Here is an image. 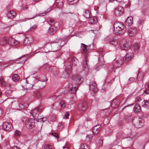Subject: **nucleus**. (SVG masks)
I'll return each mask as SVG.
<instances>
[{"mask_svg": "<svg viewBox=\"0 0 149 149\" xmlns=\"http://www.w3.org/2000/svg\"><path fill=\"white\" fill-rule=\"evenodd\" d=\"M114 33L116 35L122 34L125 32L124 25L122 23L116 22L113 24Z\"/></svg>", "mask_w": 149, "mask_h": 149, "instance_id": "nucleus-1", "label": "nucleus"}, {"mask_svg": "<svg viewBox=\"0 0 149 149\" xmlns=\"http://www.w3.org/2000/svg\"><path fill=\"white\" fill-rule=\"evenodd\" d=\"M132 122L133 125L137 128L141 127L144 124L143 119L138 116L134 117L132 119Z\"/></svg>", "mask_w": 149, "mask_h": 149, "instance_id": "nucleus-2", "label": "nucleus"}, {"mask_svg": "<svg viewBox=\"0 0 149 149\" xmlns=\"http://www.w3.org/2000/svg\"><path fill=\"white\" fill-rule=\"evenodd\" d=\"M5 102L10 103L11 104L14 103L15 104H17L19 108L21 109H26L27 108V106H28V104H26L25 105L23 103L19 102L17 101H16L14 100V99L11 98H8L5 100Z\"/></svg>", "mask_w": 149, "mask_h": 149, "instance_id": "nucleus-3", "label": "nucleus"}, {"mask_svg": "<svg viewBox=\"0 0 149 149\" xmlns=\"http://www.w3.org/2000/svg\"><path fill=\"white\" fill-rule=\"evenodd\" d=\"M120 44L122 50L128 51L130 49V41L129 40H123L120 41Z\"/></svg>", "mask_w": 149, "mask_h": 149, "instance_id": "nucleus-4", "label": "nucleus"}, {"mask_svg": "<svg viewBox=\"0 0 149 149\" xmlns=\"http://www.w3.org/2000/svg\"><path fill=\"white\" fill-rule=\"evenodd\" d=\"M88 107V102L86 100H81L77 106V108L83 111H85Z\"/></svg>", "mask_w": 149, "mask_h": 149, "instance_id": "nucleus-5", "label": "nucleus"}, {"mask_svg": "<svg viewBox=\"0 0 149 149\" xmlns=\"http://www.w3.org/2000/svg\"><path fill=\"white\" fill-rule=\"evenodd\" d=\"M35 124V120L32 118H28L25 121V125L28 129H31L33 127Z\"/></svg>", "mask_w": 149, "mask_h": 149, "instance_id": "nucleus-6", "label": "nucleus"}, {"mask_svg": "<svg viewBox=\"0 0 149 149\" xmlns=\"http://www.w3.org/2000/svg\"><path fill=\"white\" fill-rule=\"evenodd\" d=\"M72 78V83L73 84L79 85L83 81V79L79 75H73Z\"/></svg>", "mask_w": 149, "mask_h": 149, "instance_id": "nucleus-7", "label": "nucleus"}, {"mask_svg": "<svg viewBox=\"0 0 149 149\" xmlns=\"http://www.w3.org/2000/svg\"><path fill=\"white\" fill-rule=\"evenodd\" d=\"M124 9L121 6H118L116 7L114 9V14L117 16H120L123 14Z\"/></svg>", "mask_w": 149, "mask_h": 149, "instance_id": "nucleus-8", "label": "nucleus"}, {"mask_svg": "<svg viewBox=\"0 0 149 149\" xmlns=\"http://www.w3.org/2000/svg\"><path fill=\"white\" fill-rule=\"evenodd\" d=\"M71 67L70 65L68 66L65 69V70L61 74V77L64 78H66L68 77L70 72Z\"/></svg>", "mask_w": 149, "mask_h": 149, "instance_id": "nucleus-9", "label": "nucleus"}, {"mask_svg": "<svg viewBox=\"0 0 149 149\" xmlns=\"http://www.w3.org/2000/svg\"><path fill=\"white\" fill-rule=\"evenodd\" d=\"M89 89L92 91L93 92H95L97 91V84L96 82L92 81L90 82L89 84Z\"/></svg>", "mask_w": 149, "mask_h": 149, "instance_id": "nucleus-10", "label": "nucleus"}, {"mask_svg": "<svg viewBox=\"0 0 149 149\" xmlns=\"http://www.w3.org/2000/svg\"><path fill=\"white\" fill-rule=\"evenodd\" d=\"M13 128L12 124L7 122L4 123L2 125V128L4 130L10 131Z\"/></svg>", "mask_w": 149, "mask_h": 149, "instance_id": "nucleus-11", "label": "nucleus"}, {"mask_svg": "<svg viewBox=\"0 0 149 149\" xmlns=\"http://www.w3.org/2000/svg\"><path fill=\"white\" fill-rule=\"evenodd\" d=\"M33 41L32 37L29 35L26 37L23 41V44L24 45H30Z\"/></svg>", "mask_w": 149, "mask_h": 149, "instance_id": "nucleus-12", "label": "nucleus"}, {"mask_svg": "<svg viewBox=\"0 0 149 149\" xmlns=\"http://www.w3.org/2000/svg\"><path fill=\"white\" fill-rule=\"evenodd\" d=\"M49 71L54 76L56 75L58 73V69L55 66L51 67L49 69Z\"/></svg>", "mask_w": 149, "mask_h": 149, "instance_id": "nucleus-13", "label": "nucleus"}, {"mask_svg": "<svg viewBox=\"0 0 149 149\" xmlns=\"http://www.w3.org/2000/svg\"><path fill=\"white\" fill-rule=\"evenodd\" d=\"M101 126L99 125L94 126L93 129V134L95 135H97L101 129Z\"/></svg>", "mask_w": 149, "mask_h": 149, "instance_id": "nucleus-14", "label": "nucleus"}, {"mask_svg": "<svg viewBox=\"0 0 149 149\" xmlns=\"http://www.w3.org/2000/svg\"><path fill=\"white\" fill-rule=\"evenodd\" d=\"M36 85H37L40 88L42 89L45 86L46 81H45L39 80L36 82Z\"/></svg>", "mask_w": 149, "mask_h": 149, "instance_id": "nucleus-15", "label": "nucleus"}, {"mask_svg": "<svg viewBox=\"0 0 149 149\" xmlns=\"http://www.w3.org/2000/svg\"><path fill=\"white\" fill-rule=\"evenodd\" d=\"M123 63V60L122 58H120L117 60H116L114 65L116 67H120Z\"/></svg>", "mask_w": 149, "mask_h": 149, "instance_id": "nucleus-16", "label": "nucleus"}, {"mask_svg": "<svg viewBox=\"0 0 149 149\" xmlns=\"http://www.w3.org/2000/svg\"><path fill=\"white\" fill-rule=\"evenodd\" d=\"M120 104V100L118 99H115L113 100L111 104V106L114 108H116Z\"/></svg>", "mask_w": 149, "mask_h": 149, "instance_id": "nucleus-17", "label": "nucleus"}, {"mask_svg": "<svg viewBox=\"0 0 149 149\" xmlns=\"http://www.w3.org/2000/svg\"><path fill=\"white\" fill-rule=\"evenodd\" d=\"M57 31V28L55 26H51L49 29V33L51 35L54 34Z\"/></svg>", "mask_w": 149, "mask_h": 149, "instance_id": "nucleus-18", "label": "nucleus"}, {"mask_svg": "<svg viewBox=\"0 0 149 149\" xmlns=\"http://www.w3.org/2000/svg\"><path fill=\"white\" fill-rule=\"evenodd\" d=\"M141 111V107L139 104H136L134 106L133 111L134 113H138L140 112Z\"/></svg>", "mask_w": 149, "mask_h": 149, "instance_id": "nucleus-19", "label": "nucleus"}, {"mask_svg": "<svg viewBox=\"0 0 149 149\" xmlns=\"http://www.w3.org/2000/svg\"><path fill=\"white\" fill-rule=\"evenodd\" d=\"M8 43L11 45H15L18 44V42L13 38H10L8 40Z\"/></svg>", "mask_w": 149, "mask_h": 149, "instance_id": "nucleus-20", "label": "nucleus"}, {"mask_svg": "<svg viewBox=\"0 0 149 149\" xmlns=\"http://www.w3.org/2000/svg\"><path fill=\"white\" fill-rule=\"evenodd\" d=\"M109 43L114 46H116L118 44V40L115 37L113 38L110 40Z\"/></svg>", "mask_w": 149, "mask_h": 149, "instance_id": "nucleus-21", "label": "nucleus"}, {"mask_svg": "<svg viewBox=\"0 0 149 149\" xmlns=\"http://www.w3.org/2000/svg\"><path fill=\"white\" fill-rule=\"evenodd\" d=\"M83 69L85 71H88V65L87 64V61L86 58H85L82 63Z\"/></svg>", "mask_w": 149, "mask_h": 149, "instance_id": "nucleus-22", "label": "nucleus"}, {"mask_svg": "<svg viewBox=\"0 0 149 149\" xmlns=\"http://www.w3.org/2000/svg\"><path fill=\"white\" fill-rule=\"evenodd\" d=\"M16 15V13L13 11L9 12L7 14V17L11 19H13L14 17H15Z\"/></svg>", "mask_w": 149, "mask_h": 149, "instance_id": "nucleus-23", "label": "nucleus"}, {"mask_svg": "<svg viewBox=\"0 0 149 149\" xmlns=\"http://www.w3.org/2000/svg\"><path fill=\"white\" fill-rule=\"evenodd\" d=\"M31 113L34 118H36L37 116L39 115V113L38 112V109H36V108L33 110Z\"/></svg>", "mask_w": 149, "mask_h": 149, "instance_id": "nucleus-24", "label": "nucleus"}, {"mask_svg": "<svg viewBox=\"0 0 149 149\" xmlns=\"http://www.w3.org/2000/svg\"><path fill=\"white\" fill-rule=\"evenodd\" d=\"M69 88L70 89V91H71V93H75L78 88V87H76L74 85H72V87H71L70 85L69 86Z\"/></svg>", "mask_w": 149, "mask_h": 149, "instance_id": "nucleus-25", "label": "nucleus"}, {"mask_svg": "<svg viewBox=\"0 0 149 149\" xmlns=\"http://www.w3.org/2000/svg\"><path fill=\"white\" fill-rule=\"evenodd\" d=\"M81 48L82 52L84 53H86L89 50V48L88 47V46L86 45L83 44H81Z\"/></svg>", "mask_w": 149, "mask_h": 149, "instance_id": "nucleus-26", "label": "nucleus"}, {"mask_svg": "<svg viewBox=\"0 0 149 149\" xmlns=\"http://www.w3.org/2000/svg\"><path fill=\"white\" fill-rule=\"evenodd\" d=\"M63 0H56L55 4L56 6L59 8H61L63 6Z\"/></svg>", "mask_w": 149, "mask_h": 149, "instance_id": "nucleus-27", "label": "nucleus"}, {"mask_svg": "<svg viewBox=\"0 0 149 149\" xmlns=\"http://www.w3.org/2000/svg\"><path fill=\"white\" fill-rule=\"evenodd\" d=\"M8 43V40L6 38L3 37L0 38V44L3 45Z\"/></svg>", "mask_w": 149, "mask_h": 149, "instance_id": "nucleus-28", "label": "nucleus"}, {"mask_svg": "<svg viewBox=\"0 0 149 149\" xmlns=\"http://www.w3.org/2000/svg\"><path fill=\"white\" fill-rule=\"evenodd\" d=\"M141 106L146 108L149 107V102L145 100H144L141 103Z\"/></svg>", "mask_w": 149, "mask_h": 149, "instance_id": "nucleus-29", "label": "nucleus"}, {"mask_svg": "<svg viewBox=\"0 0 149 149\" xmlns=\"http://www.w3.org/2000/svg\"><path fill=\"white\" fill-rule=\"evenodd\" d=\"M133 51L134 52H137L140 48L139 44L137 43H134L132 46Z\"/></svg>", "mask_w": 149, "mask_h": 149, "instance_id": "nucleus-30", "label": "nucleus"}, {"mask_svg": "<svg viewBox=\"0 0 149 149\" xmlns=\"http://www.w3.org/2000/svg\"><path fill=\"white\" fill-rule=\"evenodd\" d=\"M61 48V46L58 45L57 44H56L53 46L52 49L53 51L52 52H55L59 50Z\"/></svg>", "mask_w": 149, "mask_h": 149, "instance_id": "nucleus-31", "label": "nucleus"}, {"mask_svg": "<svg viewBox=\"0 0 149 149\" xmlns=\"http://www.w3.org/2000/svg\"><path fill=\"white\" fill-rule=\"evenodd\" d=\"M130 60V53L128 52L125 55L124 61L125 62H128Z\"/></svg>", "mask_w": 149, "mask_h": 149, "instance_id": "nucleus-32", "label": "nucleus"}, {"mask_svg": "<svg viewBox=\"0 0 149 149\" xmlns=\"http://www.w3.org/2000/svg\"><path fill=\"white\" fill-rule=\"evenodd\" d=\"M71 62L72 65L76 66L78 63V61L77 59L75 57L72 58H71Z\"/></svg>", "mask_w": 149, "mask_h": 149, "instance_id": "nucleus-33", "label": "nucleus"}, {"mask_svg": "<svg viewBox=\"0 0 149 149\" xmlns=\"http://www.w3.org/2000/svg\"><path fill=\"white\" fill-rule=\"evenodd\" d=\"M91 15V13L88 10H86L84 13V16L86 18L90 17Z\"/></svg>", "mask_w": 149, "mask_h": 149, "instance_id": "nucleus-34", "label": "nucleus"}, {"mask_svg": "<svg viewBox=\"0 0 149 149\" xmlns=\"http://www.w3.org/2000/svg\"><path fill=\"white\" fill-rule=\"evenodd\" d=\"M34 96L37 98H40L41 97L42 94L39 91L36 92L34 94Z\"/></svg>", "mask_w": 149, "mask_h": 149, "instance_id": "nucleus-35", "label": "nucleus"}, {"mask_svg": "<svg viewBox=\"0 0 149 149\" xmlns=\"http://www.w3.org/2000/svg\"><path fill=\"white\" fill-rule=\"evenodd\" d=\"M125 24L126 26H130V16L127 17L125 21Z\"/></svg>", "mask_w": 149, "mask_h": 149, "instance_id": "nucleus-36", "label": "nucleus"}, {"mask_svg": "<svg viewBox=\"0 0 149 149\" xmlns=\"http://www.w3.org/2000/svg\"><path fill=\"white\" fill-rule=\"evenodd\" d=\"M19 79V77L17 74H13L12 77L13 80L15 82L17 81Z\"/></svg>", "mask_w": 149, "mask_h": 149, "instance_id": "nucleus-37", "label": "nucleus"}, {"mask_svg": "<svg viewBox=\"0 0 149 149\" xmlns=\"http://www.w3.org/2000/svg\"><path fill=\"white\" fill-rule=\"evenodd\" d=\"M97 19L95 17H90L89 19V22L91 24L95 23L96 22Z\"/></svg>", "mask_w": 149, "mask_h": 149, "instance_id": "nucleus-38", "label": "nucleus"}, {"mask_svg": "<svg viewBox=\"0 0 149 149\" xmlns=\"http://www.w3.org/2000/svg\"><path fill=\"white\" fill-rule=\"evenodd\" d=\"M109 112L108 111V109H105L103 111H102L101 112V114H104V116H108L109 114Z\"/></svg>", "mask_w": 149, "mask_h": 149, "instance_id": "nucleus-39", "label": "nucleus"}, {"mask_svg": "<svg viewBox=\"0 0 149 149\" xmlns=\"http://www.w3.org/2000/svg\"><path fill=\"white\" fill-rule=\"evenodd\" d=\"M49 136L54 137L55 139H57L59 138V136L58 134L56 133H51L49 134Z\"/></svg>", "mask_w": 149, "mask_h": 149, "instance_id": "nucleus-40", "label": "nucleus"}, {"mask_svg": "<svg viewBox=\"0 0 149 149\" xmlns=\"http://www.w3.org/2000/svg\"><path fill=\"white\" fill-rule=\"evenodd\" d=\"M48 22L49 24L51 25H53L55 23L56 21L55 20L53 19L49 18Z\"/></svg>", "mask_w": 149, "mask_h": 149, "instance_id": "nucleus-41", "label": "nucleus"}, {"mask_svg": "<svg viewBox=\"0 0 149 149\" xmlns=\"http://www.w3.org/2000/svg\"><path fill=\"white\" fill-rule=\"evenodd\" d=\"M80 149H89L86 144L82 143L81 145Z\"/></svg>", "mask_w": 149, "mask_h": 149, "instance_id": "nucleus-42", "label": "nucleus"}, {"mask_svg": "<svg viewBox=\"0 0 149 149\" xmlns=\"http://www.w3.org/2000/svg\"><path fill=\"white\" fill-rule=\"evenodd\" d=\"M60 106L62 108H65L66 106V104L64 101H61L60 103Z\"/></svg>", "mask_w": 149, "mask_h": 149, "instance_id": "nucleus-43", "label": "nucleus"}, {"mask_svg": "<svg viewBox=\"0 0 149 149\" xmlns=\"http://www.w3.org/2000/svg\"><path fill=\"white\" fill-rule=\"evenodd\" d=\"M134 100L136 102H140L142 100L141 98L139 96H137L135 97L134 98Z\"/></svg>", "mask_w": 149, "mask_h": 149, "instance_id": "nucleus-44", "label": "nucleus"}, {"mask_svg": "<svg viewBox=\"0 0 149 149\" xmlns=\"http://www.w3.org/2000/svg\"><path fill=\"white\" fill-rule=\"evenodd\" d=\"M20 132L18 130H16L15 132L14 136H19L21 135Z\"/></svg>", "mask_w": 149, "mask_h": 149, "instance_id": "nucleus-45", "label": "nucleus"}, {"mask_svg": "<svg viewBox=\"0 0 149 149\" xmlns=\"http://www.w3.org/2000/svg\"><path fill=\"white\" fill-rule=\"evenodd\" d=\"M45 149H54L51 145L49 144H47L44 146Z\"/></svg>", "mask_w": 149, "mask_h": 149, "instance_id": "nucleus-46", "label": "nucleus"}, {"mask_svg": "<svg viewBox=\"0 0 149 149\" xmlns=\"http://www.w3.org/2000/svg\"><path fill=\"white\" fill-rule=\"evenodd\" d=\"M29 85L30 84L28 83L26 84V85L22 84V86L23 87V88H24V89L26 90H27L29 89V88L28 87L29 86Z\"/></svg>", "mask_w": 149, "mask_h": 149, "instance_id": "nucleus-47", "label": "nucleus"}, {"mask_svg": "<svg viewBox=\"0 0 149 149\" xmlns=\"http://www.w3.org/2000/svg\"><path fill=\"white\" fill-rule=\"evenodd\" d=\"M37 28V26L36 25H33L30 28V30L31 31H34Z\"/></svg>", "mask_w": 149, "mask_h": 149, "instance_id": "nucleus-48", "label": "nucleus"}, {"mask_svg": "<svg viewBox=\"0 0 149 149\" xmlns=\"http://www.w3.org/2000/svg\"><path fill=\"white\" fill-rule=\"evenodd\" d=\"M143 91V94L144 95H145L146 94H149V89H146Z\"/></svg>", "mask_w": 149, "mask_h": 149, "instance_id": "nucleus-49", "label": "nucleus"}, {"mask_svg": "<svg viewBox=\"0 0 149 149\" xmlns=\"http://www.w3.org/2000/svg\"><path fill=\"white\" fill-rule=\"evenodd\" d=\"M36 109H38V112L39 113V112H40L42 111L43 108L42 106H40L37 107Z\"/></svg>", "mask_w": 149, "mask_h": 149, "instance_id": "nucleus-50", "label": "nucleus"}, {"mask_svg": "<svg viewBox=\"0 0 149 149\" xmlns=\"http://www.w3.org/2000/svg\"><path fill=\"white\" fill-rule=\"evenodd\" d=\"M97 143L99 146H102L103 143L102 140H97Z\"/></svg>", "mask_w": 149, "mask_h": 149, "instance_id": "nucleus-51", "label": "nucleus"}, {"mask_svg": "<svg viewBox=\"0 0 149 149\" xmlns=\"http://www.w3.org/2000/svg\"><path fill=\"white\" fill-rule=\"evenodd\" d=\"M93 136L92 134L87 135L86 136V139H87L91 140L92 139Z\"/></svg>", "mask_w": 149, "mask_h": 149, "instance_id": "nucleus-52", "label": "nucleus"}, {"mask_svg": "<svg viewBox=\"0 0 149 149\" xmlns=\"http://www.w3.org/2000/svg\"><path fill=\"white\" fill-rule=\"evenodd\" d=\"M108 69L110 71H113L114 70V67L112 65L110 66L109 67Z\"/></svg>", "mask_w": 149, "mask_h": 149, "instance_id": "nucleus-53", "label": "nucleus"}, {"mask_svg": "<svg viewBox=\"0 0 149 149\" xmlns=\"http://www.w3.org/2000/svg\"><path fill=\"white\" fill-rule=\"evenodd\" d=\"M79 0H68V2L72 3V4L77 3Z\"/></svg>", "mask_w": 149, "mask_h": 149, "instance_id": "nucleus-54", "label": "nucleus"}, {"mask_svg": "<svg viewBox=\"0 0 149 149\" xmlns=\"http://www.w3.org/2000/svg\"><path fill=\"white\" fill-rule=\"evenodd\" d=\"M47 120V118L42 117L41 119H39V120H38V121H39L40 122H44L45 121H46Z\"/></svg>", "mask_w": 149, "mask_h": 149, "instance_id": "nucleus-55", "label": "nucleus"}, {"mask_svg": "<svg viewBox=\"0 0 149 149\" xmlns=\"http://www.w3.org/2000/svg\"><path fill=\"white\" fill-rule=\"evenodd\" d=\"M12 91L11 90H7L6 91V94H8L9 95H10L12 93Z\"/></svg>", "mask_w": 149, "mask_h": 149, "instance_id": "nucleus-56", "label": "nucleus"}, {"mask_svg": "<svg viewBox=\"0 0 149 149\" xmlns=\"http://www.w3.org/2000/svg\"><path fill=\"white\" fill-rule=\"evenodd\" d=\"M42 117L41 116H39V115L36 117V118H34L35 119H36V120L38 122H40L39 121H38V120H39V119H41L42 118Z\"/></svg>", "mask_w": 149, "mask_h": 149, "instance_id": "nucleus-57", "label": "nucleus"}, {"mask_svg": "<svg viewBox=\"0 0 149 149\" xmlns=\"http://www.w3.org/2000/svg\"><path fill=\"white\" fill-rule=\"evenodd\" d=\"M69 115V113L68 112H66L65 114L64 118L65 119H67Z\"/></svg>", "mask_w": 149, "mask_h": 149, "instance_id": "nucleus-58", "label": "nucleus"}, {"mask_svg": "<svg viewBox=\"0 0 149 149\" xmlns=\"http://www.w3.org/2000/svg\"><path fill=\"white\" fill-rule=\"evenodd\" d=\"M51 10V9H48L46 11H45L42 14V15L43 16L45 15L47 13L50 11Z\"/></svg>", "mask_w": 149, "mask_h": 149, "instance_id": "nucleus-59", "label": "nucleus"}, {"mask_svg": "<svg viewBox=\"0 0 149 149\" xmlns=\"http://www.w3.org/2000/svg\"><path fill=\"white\" fill-rule=\"evenodd\" d=\"M143 117L147 118L149 116V113H145L143 115Z\"/></svg>", "mask_w": 149, "mask_h": 149, "instance_id": "nucleus-60", "label": "nucleus"}, {"mask_svg": "<svg viewBox=\"0 0 149 149\" xmlns=\"http://www.w3.org/2000/svg\"><path fill=\"white\" fill-rule=\"evenodd\" d=\"M132 29V33L133 34L136 33V30L135 28H131V29ZM132 32V30H131V32Z\"/></svg>", "mask_w": 149, "mask_h": 149, "instance_id": "nucleus-61", "label": "nucleus"}, {"mask_svg": "<svg viewBox=\"0 0 149 149\" xmlns=\"http://www.w3.org/2000/svg\"><path fill=\"white\" fill-rule=\"evenodd\" d=\"M16 22L14 20H12L11 21V26H12L13 25H14L15 24H16V23H15Z\"/></svg>", "mask_w": 149, "mask_h": 149, "instance_id": "nucleus-62", "label": "nucleus"}, {"mask_svg": "<svg viewBox=\"0 0 149 149\" xmlns=\"http://www.w3.org/2000/svg\"><path fill=\"white\" fill-rule=\"evenodd\" d=\"M12 8V6L11 5H8L6 6V8L7 10H8Z\"/></svg>", "mask_w": 149, "mask_h": 149, "instance_id": "nucleus-63", "label": "nucleus"}, {"mask_svg": "<svg viewBox=\"0 0 149 149\" xmlns=\"http://www.w3.org/2000/svg\"><path fill=\"white\" fill-rule=\"evenodd\" d=\"M57 98V97L55 95H54L52 96V98L53 100H56Z\"/></svg>", "mask_w": 149, "mask_h": 149, "instance_id": "nucleus-64", "label": "nucleus"}]
</instances>
